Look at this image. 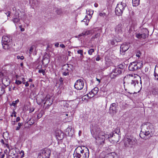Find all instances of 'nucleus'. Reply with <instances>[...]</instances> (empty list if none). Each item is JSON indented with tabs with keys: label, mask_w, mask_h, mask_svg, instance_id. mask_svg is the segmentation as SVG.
Masks as SVG:
<instances>
[{
	"label": "nucleus",
	"mask_w": 158,
	"mask_h": 158,
	"mask_svg": "<svg viewBox=\"0 0 158 158\" xmlns=\"http://www.w3.org/2000/svg\"><path fill=\"white\" fill-rule=\"evenodd\" d=\"M5 14L7 15V17H9L10 16V11H8L7 13H5Z\"/></svg>",
	"instance_id": "obj_51"
},
{
	"label": "nucleus",
	"mask_w": 158,
	"mask_h": 158,
	"mask_svg": "<svg viewBox=\"0 0 158 158\" xmlns=\"http://www.w3.org/2000/svg\"><path fill=\"white\" fill-rule=\"evenodd\" d=\"M152 94L154 95H158V90L157 89L154 88L152 91Z\"/></svg>",
	"instance_id": "obj_33"
},
{
	"label": "nucleus",
	"mask_w": 158,
	"mask_h": 158,
	"mask_svg": "<svg viewBox=\"0 0 158 158\" xmlns=\"http://www.w3.org/2000/svg\"><path fill=\"white\" fill-rule=\"evenodd\" d=\"M153 128V125L149 123H147L142 124L139 135L140 137L145 139L149 138L152 137Z\"/></svg>",
	"instance_id": "obj_2"
},
{
	"label": "nucleus",
	"mask_w": 158,
	"mask_h": 158,
	"mask_svg": "<svg viewBox=\"0 0 158 158\" xmlns=\"http://www.w3.org/2000/svg\"><path fill=\"white\" fill-rule=\"evenodd\" d=\"M100 60V58L99 56L98 55V56L96 58V60L97 61H99Z\"/></svg>",
	"instance_id": "obj_50"
},
{
	"label": "nucleus",
	"mask_w": 158,
	"mask_h": 158,
	"mask_svg": "<svg viewBox=\"0 0 158 158\" xmlns=\"http://www.w3.org/2000/svg\"><path fill=\"white\" fill-rule=\"evenodd\" d=\"M89 156V153L88 152H85L84 153V155H80V156L78 158H88ZM74 158H77L75 156L74 157Z\"/></svg>",
	"instance_id": "obj_26"
},
{
	"label": "nucleus",
	"mask_w": 158,
	"mask_h": 158,
	"mask_svg": "<svg viewBox=\"0 0 158 158\" xmlns=\"http://www.w3.org/2000/svg\"><path fill=\"white\" fill-rule=\"evenodd\" d=\"M63 115H66V116H68V114H67L66 113H64L63 114Z\"/></svg>",
	"instance_id": "obj_63"
},
{
	"label": "nucleus",
	"mask_w": 158,
	"mask_h": 158,
	"mask_svg": "<svg viewBox=\"0 0 158 158\" xmlns=\"http://www.w3.org/2000/svg\"><path fill=\"white\" fill-rule=\"evenodd\" d=\"M118 105L117 103H114L111 104L109 109V113L112 115L116 114L118 111Z\"/></svg>",
	"instance_id": "obj_6"
},
{
	"label": "nucleus",
	"mask_w": 158,
	"mask_h": 158,
	"mask_svg": "<svg viewBox=\"0 0 158 158\" xmlns=\"http://www.w3.org/2000/svg\"><path fill=\"white\" fill-rule=\"evenodd\" d=\"M126 6V4L122 2H121L120 3H118L117 6L118 7L119 9L120 10H121L123 12Z\"/></svg>",
	"instance_id": "obj_20"
},
{
	"label": "nucleus",
	"mask_w": 158,
	"mask_h": 158,
	"mask_svg": "<svg viewBox=\"0 0 158 158\" xmlns=\"http://www.w3.org/2000/svg\"><path fill=\"white\" fill-rule=\"evenodd\" d=\"M120 131L118 128H116L111 134L108 135V139L113 143H117L120 139Z\"/></svg>",
	"instance_id": "obj_3"
},
{
	"label": "nucleus",
	"mask_w": 158,
	"mask_h": 158,
	"mask_svg": "<svg viewBox=\"0 0 158 158\" xmlns=\"http://www.w3.org/2000/svg\"><path fill=\"white\" fill-rule=\"evenodd\" d=\"M56 12L58 15H60L62 13V11L61 9H57L56 10Z\"/></svg>",
	"instance_id": "obj_38"
},
{
	"label": "nucleus",
	"mask_w": 158,
	"mask_h": 158,
	"mask_svg": "<svg viewBox=\"0 0 158 158\" xmlns=\"http://www.w3.org/2000/svg\"><path fill=\"white\" fill-rule=\"evenodd\" d=\"M6 146L8 148H9V145L8 144L6 143L5 144Z\"/></svg>",
	"instance_id": "obj_64"
},
{
	"label": "nucleus",
	"mask_w": 158,
	"mask_h": 158,
	"mask_svg": "<svg viewBox=\"0 0 158 158\" xmlns=\"http://www.w3.org/2000/svg\"><path fill=\"white\" fill-rule=\"evenodd\" d=\"M69 73H68V72H67L65 71H64V72L63 73V75L64 76L69 75Z\"/></svg>",
	"instance_id": "obj_44"
},
{
	"label": "nucleus",
	"mask_w": 158,
	"mask_h": 158,
	"mask_svg": "<svg viewBox=\"0 0 158 158\" xmlns=\"http://www.w3.org/2000/svg\"><path fill=\"white\" fill-rule=\"evenodd\" d=\"M99 15L101 17H106V13H100L99 14Z\"/></svg>",
	"instance_id": "obj_39"
},
{
	"label": "nucleus",
	"mask_w": 158,
	"mask_h": 158,
	"mask_svg": "<svg viewBox=\"0 0 158 158\" xmlns=\"http://www.w3.org/2000/svg\"><path fill=\"white\" fill-rule=\"evenodd\" d=\"M23 125V123H18V126L20 127H21Z\"/></svg>",
	"instance_id": "obj_54"
},
{
	"label": "nucleus",
	"mask_w": 158,
	"mask_h": 158,
	"mask_svg": "<svg viewBox=\"0 0 158 158\" xmlns=\"http://www.w3.org/2000/svg\"><path fill=\"white\" fill-rule=\"evenodd\" d=\"M20 127L18 126L16 127V131H18L20 129Z\"/></svg>",
	"instance_id": "obj_58"
},
{
	"label": "nucleus",
	"mask_w": 158,
	"mask_h": 158,
	"mask_svg": "<svg viewBox=\"0 0 158 158\" xmlns=\"http://www.w3.org/2000/svg\"><path fill=\"white\" fill-rule=\"evenodd\" d=\"M45 70H43V69H40L38 71L39 73H42L44 75L45 74Z\"/></svg>",
	"instance_id": "obj_41"
},
{
	"label": "nucleus",
	"mask_w": 158,
	"mask_h": 158,
	"mask_svg": "<svg viewBox=\"0 0 158 158\" xmlns=\"http://www.w3.org/2000/svg\"><path fill=\"white\" fill-rule=\"evenodd\" d=\"M19 102V100L18 99L15 101L12 102V104L13 106L15 107L16 105Z\"/></svg>",
	"instance_id": "obj_36"
},
{
	"label": "nucleus",
	"mask_w": 158,
	"mask_h": 158,
	"mask_svg": "<svg viewBox=\"0 0 158 158\" xmlns=\"http://www.w3.org/2000/svg\"><path fill=\"white\" fill-rule=\"evenodd\" d=\"M74 130L71 127H68L66 130L65 134L69 136H72L73 134Z\"/></svg>",
	"instance_id": "obj_16"
},
{
	"label": "nucleus",
	"mask_w": 158,
	"mask_h": 158,
	"mask_svg": "<svg viewBox=\"0 0 158 158\" xmlns=\"http://www.w3.org/2000/svg\"><path fill=\"white\" fill-rule=\"evenodd\" d=\"M123 12L118 7L116 6L115 9V13L117 15H121L122 14Z\"/></svg>",
	"instance_id": "obj_25"
},
{
	"label": "nucleus",
	"mask_w": 158,
	"mask_h": 158,
	"mask_svg": "<svg viewBox=\"0 0 158 158\" xmlns=\"http://www.w3.org/2000/svg\"><path fill=\"white\" fill-rule=\"evenodd\" d=\"M124 144L125 147H131L134 143V140L129 138L125 139Z\"/></svg>",
	"instance_id": "obj_11"
},
{
	"label": "nucleus",
	"mask_w": 158,
	"mask_h": 158,
	"mask_svg": "<svg viewBox=\"0 0 158 158\" xmlns=\"http://www.w3.org/2000/svg\"><path fill=\"white\" fill-rule=\"evenodd\" d=\"M51 152L50 150L47 149L46 150L42 151L40 153L43 155V156L47 158H49L50 156Z\"/></svg>",
	"instance_id": "obj_13"
},
{
	"label": "nucleus",
	"mask_w": 158,
	"mask_h": 158,
	"mask_svg": "<svg viewBox=\"0 0 158 158\" xmlns=\"http://www.w3.org/2000/svg\"><path fill=\"white\" fill-rule=\"evenodd\" d=\"M77 53L78 54H80V58L82 59L83 58L84 56L83 54V51L82 50H79L77 51Z\"/></svg>",
	"instance_id": "obj_34"
},
{
	"label": "nucleus",
	"mask_w": 158,
	"mask_h": 158,
	"mask_svg": "<svg viewBox=\"0 0 158 158\" xmlns=\"http://www.w3.org/2000/svg\"><path fill=\"white\" fill-rule=\"evenodd\" d=\"M27 123L31 125H32L34 123V122H33V121L32 122H31V119L28 120V121L27 122Z\"/></svg>",
	"instance_id": "obj_43"
},
{
	"label": "nucleus",
	"mask_w": 158,
	"mask_h": 158,
	"mask_svg": "<svg viewBox=\"0 0 158 158\" xmlns=\"http://www.w3.org/2000/svg\"><path fill=\"white\" fill-rule=\"evenodd\" d=\"M20 120V118L19 117H18L16 118V122H19Z\"/></svg>",
	"instance_id": "obj_52"
},
{
	"label": "nucleus",
	"mask_w": 158,
	"mask_h": 158,
	"mask_svg": "<svg viewBox=\"0 0 158 158\" xmlns=\"http://www.w3.org/2000/svg\"><path fill=\"white\" fill-rule=\"evenodd\" d=\"M1 142L3 144H5L4 142V140L3 139H2L1 140Z\"/></svg>",
	"instance_id": "obj_59"
},
{
	"label": "nucleus",
	"mask_w": 158,
	"mask_h": 158,
	"mask_svg": "<svg viewBox=\"0 0 158 158\" xmlns=\"http://www.w3.org/2000/svg\"><path fill=\"white\" fill-rule=\"evenodd\" d=\"M94 6L95 7H97L98 6V4L97 3H95L94 4Z\"/></svg>",
	"instance_id": "obj_61"
},
{
	"label": "nucleus",
	"mask_w": 158,
	"mask_h": 158,
	"mask_svg": "<svg viewBox=\"0 0 158 158\" xmlns=\"http://www.w3.org/2000/svg\"><path fill=\"white\" fill-rule=\"evenodd\" d=\"M9 44H2L3 48L5 50L9 49L10 48Z\"/></svg>",
	"instance_id": "obj_29"
},
{
	"label": "nucleus",
	"mask_w": 158,
	"mask_h": 158,
	"mask_svg": "<svg viewBox=\"0 0 158 158\" xmlns=\"http://www.w3.org/2000/svg\"><path fill=\"white\" fill-rule=\"evenodd\" d=\"M125 66L123 64H120L116 66L113 69L110 74V77L111 78H114L122 74L124 71Z\"/></svg>",
	"instance_id": "obj_4"
},
{
	"label": "nucleus",
	"mask_w": 158,
	"mask_h": 158,
	"mask_svg": "<svg viewBox=\"0 0 158 158\" xmlns=\"http://www.w3.org/2000/svg\"><path fill=\"white\" fill-rule=\"evenodd\" d=\"M17 58L18 59H20L23 60L24 59V57L23 56H17Z\"/></svg>",
	"instance_id": "obj_46"
},
{
	"label": "nucleus",
	"mask_w": 158,
	"mask_h": 158,
	"mask_svg": "<svg viewBox=\"0 0 158 158\" xmlns=\"http://www.w3.org/2000/svg\"><path fill=\"white\" fill-rule=\"evenodd\" d=\"M141 53L139 51L137 52V53L136 54V56L138 57H139L140 56V55H141Z\"/></svg>",
	"instance_id": "obj_49"
},
{
	"label": "nucleus",
	"mask_w": 158,
	"mask_h": 158,
	"mask_svg": "<svg viewBox=\"0 0 158 158\" xmlns=\"http://www.w3.org/2000/svg\"><path fill=\"white\" fill-rule=\"evenodd\" d=\"M59 44L58 43H56L55 45V46L56 47H59Z\"/></svg>",
	"instance_id": "obj_56"
},
{
	"label": "nucleus",
	"mask_w": 158,
	"mask_h": 158,
	"mask_svg": "<svg viewBox=\"0 0 158 158\" xmlns=\"http://www.w3.org/2000/svg\"><path fill=\"white\" fill-rule=\"evenodd\" d=\"M22 80H23V84H25V79L24 78H23L22 79Z\"/></svg>",
	"instance_id": "obj_60"
},
{
	"label": "nucleus",
	"mask_w": 158,
	"mask_h": 158,
	"mask_svg": "<svg viewBox=\"0 0 158 158\" xmlns=\"http://www.w3.org/2000/svg\"><path fill=\"white\" fill-rule=\"evenodd\" d=\"M63 67L65 68V69H64V71L68 72L69 73L71 74V73L72 71V69L73 67L72 65L67 64L64 65Z\"/></svg>",
	"instance_id": "obj_15"
},
{
	"label": "nucleus",
	"mask_w": 158,
	"mask_h": 158,
	"mask_svg": "<svg viewBox=\"0 0 158 158\" xmlns=\"http://www.w3.org/2000/svg\"><path fill=\"white\" fill-rule=\"evenodd\" d=\"M129 44L127 43H124L122 44L120 47V53L123 55L124 54V53L129 48Z\"/></svg>",
	"instance_id": "obj_9"
},
{
	"label": "nucleus",
	"mask_w": 158,
	"mask_h": 158,
	"mask_svg": "<svg viewBox=\"0 0 158 158\" xmlns=\"http://www.w3.org/2000/svg\"><path fill=\"white\" fill-rule=\"evenodd\" d=\"M40 2V0H29V4L33 9L37 7Z\"/></svg>",
	"instance_id": "obj_12"
},
{
	"label": "nucleus",
	"mask_w": 158,
	"mask_h": 158,
	"mask_svg": "<svg viewBox=\"0 0 158 158\" xmlns=\"http://www.w3.org/2000/svg\"><path fill=\"white\" fill-rule=\"evenodd\" d=\"M25 85L26 87L28 86L29 85V84L28 83V81L26 82Z\"/></svg>",
	"instance_id": "obj_57"
},
{
	"label": "nucleus",
	"mask_w": 158,
	"mask_h": 158,
	"mask_svg": "<svg viewBox=\"0 0 158 158\" xmlns=\"http://www.w3.org/2000/svg\"><path fill=\"white\" fill-rule=\"evenodd\" d=\"M11 40L7 36H3L2 37V44H10Z\"/></svg>",
	"instance_id": "obj_19"
},
{
	"label": "nucleus",
	"mask_w": 158,
	"mask_h": 158,
	"mask_svg": "<svg viewBox=\"0 0 158 158\" xmlns=\"http://www.w3.org/2000/svg\"><path fill=\"white\" fill-rule=\"evenodd\" d=\"M20 19L22 20H23L22 18H20V16H19V13L17 11H16L15 13V15L14 16L12 21L15 24V25H16L17 24L19 23H20Z\"/></svg>",
	"instance_id": "obj_10"
},
{
	"label": "nucleus",
	"mask_w": 158,
	"mask_h": 158,
	"mask_svg": "<svg viewBox=\"0 0 158 158\" xmlns=\"http://www.w3.org/2000/svg\"><path fill=\"white\" fill-rule=\"evenodd\" d=\"M99 36V35L98 34L95 35L94 37H93L94 38H97V36Z\"/></svg>",
	"instance_id": "obj_62"
},
{
	"label": "nucleus",
	"mask_w": 158,
	"mask_h": 158,
	"mask_svg": "<svg viewBox=\"0 0 158 158\" xmlns=\"http://www.w3.org/2000/svg\"><path fill=\"white\" fill-rule=\"evenodd\" d=\"M84 85L83 81L81 79H79L76 81L74 84V87L77 90H81L83 88Z\"/></svg>",
	"instance_id": "obj_8"
},
{
	"label": "nucleus",
	"mask_w": 158,
	"mask_h": 158,
	"mask_svg": "<svg viewBox=\"0 0 158 158\" xmlns=\"http://www.w3.org/2000/svg\"><path fill=\"white\" fill-rule=\"evenodd\" d=\"M98 89L97 87H95L93 89L91 92H89V94L90 95H92V94H93V95L92 96V97H93L94 95L97 94L98 92Z\"/></svg>",
	"instance_id": "obj_23"
},
{
	"label": "nucleus",
	"mask_w": 158,
	"mask_h": 158,
	"mask_svg": "<svg viewBox=\"0 0 158 158\" xmlns=\"http://www.w3.org/2000/svg\"><path fill=\"white\" fill-rule=\"evenodd\" d=\"M0 155L1 156V158H4L5 156V155L2 152H0Z\"/></svg>",
	"instance_id": "obj_48"
},
{
	"label": "nucleus",
	"mask_w": 158,
	"mask_h": 158,
	"mask_svg": "<svg viewBox=\"0 0 158 158\" xmlns=\"http://www.w3.org/2000/svg\"><path fill=\"white\" fill-rule=\"evenodd\" d=\"M82 148V146H78L76 148L73 154L74 157L75 156L77 158H78L80 156V155L81 154L80 153V152Z\"/></svg>",
	"instance_id": "obj_14"
},
{
	"label": "nucleus",
	"mask_w": 158,
	"mask_h": 158,
	"mask_svg": "<svg viewBox=\"0 0 158 158\" xmlns=\"http://www.w3.org/2000/svg\"><path fill=\"white\" fill-rule=\"evenodd\" d=\"M88 34L87 33V32H83L81 34H80L79 35V36H84L85 35H87Z\"/></svg>",
	"instance_id": "obj_40"
},
{
	"label": "nucleus",
	"mask_w": 158,
	"mask_h": 158,
	"mask_svg": "<svg viewBox=\"0 0 158 158\" xmlns=\"http://www.w3.org/2000/svg\"><path fill=\"white\" fill-rule=\"evenodd\" d=\"M89 20V19H88L87 16H86L85 18L83 20H82V22H84L85 23V24L86 25H88V22Z\"/></svg>",
	"instance_id": "obj_31"
},
{
	"label": "nucleus",
	"mask_w": 158,
	"mask_h": 158,
	"mask_svg": "<svg viewBox=\"0 0 158 158\" xmlns=\"http://www.w3.org/2000/svg\"><path fill=\"white\" fill-rule=\"evenodd\" d=\"M85 152H88L89 153L88 149L84 146H82L81 150L80 153L81 155H84V153Z\"/></svg>",
	"instance_id": "obj_21"
},
{
	"label": "nucleus",
	"mask_w": 158,
	"mask_h": 158,
	"mask_svg": "<svg viewBox=\"0 0 158 158\" xmlns=\"http://www.w3.org/2000/svg\"><path fill=\"white\" fill-rule=\"evenodd\" d=\"M56 136L58 140H61L64 138V134L61 131H59L56 132Z\"/></svg>",
	"instance_id": "obj_17"
},
{
	"label": "nucleus",
	"mask_w": 158,
	"mask_h": 158,
	"mask_svg": "<svg viewBox=\"0 0 158 158\" xmlns=\"http://www.w3.org/2000/svg\"><path fill=\"white\" fill-rule=\"evenodd\" d=\"M64 80V79L62 77H60L59 79V81H60V86H62L63 85V81Z\"/></svg>",
	"instance_id": "obj_35"
},
{
	"label": "nucleus",
	"mask_w": 158,
	"mask_h": 158,
	"mask_svg": "<svg viewBox=\"0 0 158 158\" xmlns=\"http://www.w3.org/2000/svg\"><path fill=\"white\" fill-rule=\"evenodd\" d=\"M50 99V98H45V102H44V105L47 104V105L50 106L52 104V102H49V100Z\"/></svg>",
	"instance_id": "obj_28"
},
{
	"label": "nucleus",
	"mask_w": 158,
	"mask_h": 158,
	"mask_svg": "<svg viewBox=\"0 0 158 158\" xmlns=\"http://www.w3.org/2000/svg\"><path fill=\"white\" fill-rule=\"evenodd\" d=\"M34 87H35V85L34 84L31 85L30 86V88H31V89H32V88H34Z\"/></svg>",
	"instance_id": "obj_55"
},
{
	"label": "nucleus",
	"mask_w": 158,
	"mask_h": 158,
	"mask_svg": "<svg viewBox=\"0 0 158 158\" xmlns=\"http://www.w3.org/2000/svg\"><path fill=\"white\" fill-rule=\"evenodd\" d=\"M122 40V38L119 35H117L112 37V39L108 41V43L112 45H117L118 43L120 42Z\"/></svg>",
	"instance_id": "obj_7"
},
{
	"label": "nucleus",
	"mask_w": 158,
	"mask_h": 158,
	"mask_svg": "<svg viewBox=\"0 0 158 158\" xmlns=\"http://www.w3.org/2000/svg\"><path fill=\"white\" fill-rule=\"evenodd\" d=\"M154 75L155 77V79L156 80V78L158 77V65H156L155 66Z\"/></svg>",
	"instance_id": "obj_24"
},
{
	"label": "nucleus",
	"mask_w": 158,
	"mask_h": 158,
	"mask_svg": "<svg viewBox=\"0 0 158 158\" xmlns=\"http://www.w3.org/2000/svg\"><path fill=\"white\" fill-rule=\"evenodd\" d=\"M123 28L122 24L120 23H119L115 28V32L118 34L121 33Z\"/></svg>",
	"instance_id": "obj_18"
},
{
	"label": "nucleus",
	"mask_w": 158,
	"mask_h": 158,
	"mask_svg": "<svg viewBox=\"0 0 158 158\" xmlns=\"http://www.w3.org/2000/svg\"><path fill=\"white\" fill-rule=\"evenodd\" d=\"M140 0H132V4L134 6H136L139 4Z\"/></svg>",
	"instance_id": "obj_27"
},
{
	"label": "nucleus",
	"mask_w": 158,
	"mask_h": 158,
	"mask_svg": "<svg viewBox=\"0 0 158 158\" xmlns=\"http://www.w3.org/2000/svg\"><path fill=\"white\" fill-rule=\"evenodd\" d=\"M141 33L146 35L147 36L149 35V31L147 28H144L142 30Z\"/></svg>",
	"instance_id": "obj_30"
},
{
	"label": "nucleus",
	"mask_w": 158,
	"mask_h": 158,
	"mask_svg": "<svg viewBox=\"0 0 158 158\" xmlns=\"http://www.w3.org/2000/svg\"><path fill=\"white\" fill-rule=\"evenodd\" d=\"M136 36L138 38L141 39H145L147 36L143 33H141L137 34Z\"/></svg>",
	"instance_id": "obj_22"
},
{
	"label": "nucleus",
	"mask_w": 158,
	"mask_h": 158,
	"mask_svg": "<svg viewBox=\"0 0 158 158\" xmlns=\"http://www.w3.org/2000/svg\"><path fill=\"white\" fill-rule=\"evenodd\" d=\"M143 66L142 61H134L131 63L128 66L129 70L132 71H135L140 69Z\"/></svg>",
	"instance_id": "obj_5"
},
{
	"label": "nucleus",
	"mask_w": 158,
	"mask_h": 158,
	"mask_svg": "<svg viewBox=\"0 0 158 158\" xmlns=\"http://www.w3.org/2000/svg\"><path fill=\"white\" fill-rule=\"evenodd\" d=\"M94 49L91 48L88 51V54L90 55H91L92 54L93 52H94Z\"/></svg>",
	"instance_id": "obj_37"
},
{
	"label": "nucleus",
	"mask_w": 158,
	"mask_h": 158,
	"mask_svg": "<svg viewBox=\"0 0 158 158\" xmlns=\"http://www.w3.org/2000/svg\"><path fill=\"white\" fill-rule=\"evenodd\" d=\"M139 83V81L137 80H132L131 81V85L134 87H135V85H136V83L138 84Z\"/></svg>",
	"instance_id": "obj_32"
},
{
	"label": "nucleus",
	"mask_w": 158,
	"mask_h": 158,
	"mask_svg": "<svg viewBox=\"0 0 158 158\" xmlns=\"http://www.w3.org/2000/svg\"><path fill=\"white\" fill-rule=\"evenodd\" d=\"M33 48L32 47H31L29 50V52L30 54H31L32 53L33 51Z\"/></svg>",
	"instance_id": "obj_45"
},
{
	"label": "nucleus",
	"mask_w": 158,
	"mask_h": 158,
	"mask_svg": "<svg viewBox=\"0 0 158 158\" xmlns=\"http://www.w3.org/2000/svg\"><path fill=\"white\" fill-rule=\"evenodd\" d=\"M60 47H61L62 48H64L65 47V46L63 44H60Z\"/></svg>",
	"instance_id": "obj_53"
},
{
	"label": "nucleus",
	"mask_w": 158,
	"mask_h": 158,
	"mask_svg": "<svg viewBox=\"0 0 158 158\" xmlns=\"http://www.w3.org/2000/svg\"><path fill=\"white\" fill-rule=\"evenodd\" d=\"M22 25H20L19 26V27L20 29V30L21 31H24V28H22Z\"/></svg>",
	"instance_id": "obj_47"
},
{
	"label": "nucleus",
	"mask_w": 158,
	"mask_h": 158,
	"mask_svg": "<svg viewBox=\"0 0 158 158\" xmlns=\"http://www.w3.org/2000/svg\"><path fill=\"white\" fill-rule=\"evenodd\" d=\"M15 83L18 85L21 84L22 82L19 80H16L15 81Z\"/></svg>",
	"instance_id": "obj_42"
},
{
	"label": "nucleus",
	"mask_w": 158,
	"mask_h": 158,
	"mask_svg": "<svg viewBox=\"0 0 158 158\" xmlns=\"http://www.w3.org/2000/svg\"><path fill=\"white\" fill-rule=\"evenodd\" d=\"M91 133L93 137L96 139V142L102 144L108 137V135H105L102 131H101L99 128L96 124L92 125V128L91 129Z\"/></svg>",
	"instance_id": "obj_1"
}]
</instances>
